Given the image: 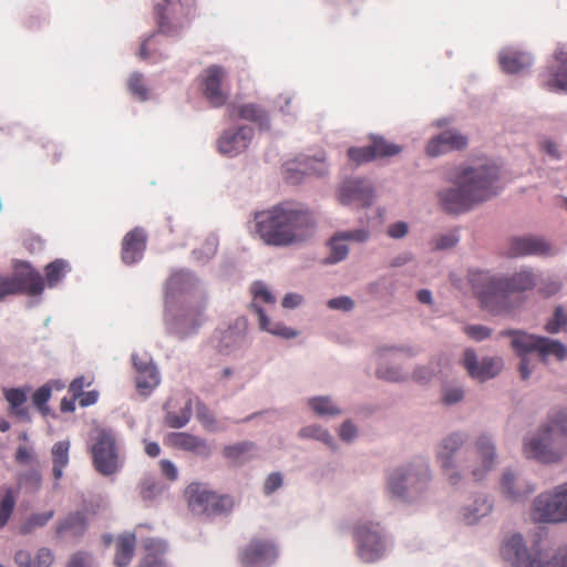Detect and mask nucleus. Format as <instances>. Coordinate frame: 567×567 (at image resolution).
<instances>
[{
  "instance_id": "obj_32",
  "label": "nucleus",
  "mask_w": 567,
  "mask_h": 567,
  "mask_svg": "<svg viewBox=\"0 0 567 567\" xmlns=\"http://www.w3.org/2000/svg\"><path fill=\"white\" fill-rule=\"evenodd\" d=\"M251 309L257 313L260 329L270 332L274 336H278L285 339H291L298 336V332L291 328L286 327L280 322H271L265 315L261 307L251 302Z\"/></svg>"
},
{
  "instance_id": "obj_40",
  "label": "nucleus",
  "mask_w": 567,
  "mask_h": 567,
  "mask_svg": "<svg viewBox=\"0 0 567 567\" xmlns=\"http://www.w3.org/2000/svg\"><path fill=\"white\" fill-rule=\"evenodd\" d=\"M68 268L69 265L63 259H55L48 264L44 268L47 286L50 288L55 287L64 277Z\"/></svg>"
},
{
  "instance_id": "obj_51",
  "label": "nucleus",
  "mask_w": 567,
  "mask_h": 567,
  "mask_svg": "<svg viewBox=\"0 0 567 567\" xmlns=\"http://www.w3.org/2000/svg\"><path fill=\"white\" fill-rule=\"evenodd\" d=\"M41 482L42 476L37 468H30L19 476V484L31 491H38L41 486Z\"/></svg>"
},
{
  "instance_id": "obj_58",
  "label": "nucleus",
  "mask_w": 567,
  "mask_h": 567,
  "mask_svg": "<svg viewBox=\"0 0 567 567\" xmlns=\"http://www.w3.org/2000/svg\"><path fill=\"white\" fill-rule=\"evenodd\" d=\"M196 415L197 419L202 422V424L209 431L214 430L215 419L209 409L203 404L198 403L196 406Z\"/></svg>"
},
{
  "instance_id": "obj_14",
  "label": "nucleus",
  "mask_w": 567,
  "mask_h": 567,
  "mask_svg": "<svg viewBox=\"0 0 567 567\" xmlns=\"http://www.w3.org/2000/svg\"><path fill=\"white\" fill-rule=\"evenodd\" d=\"M203 307L183 308L176 312L167 310L165 315V323L171 334L183 339L194 333L200 324V316Z\"/></svg>"
},
{
  "instance_id": "obj_57",
  "label": "nucleus",
  "mask_w": 567,
  "mask_h": 567,
  "mask_svg": "<svg viewBox=\"0 0 567 567\" xmlns=\"http://www.w3.org/2000/svg\"><path fill=\"white\" fill-rule=\"evenodd\" d=\"M188 275L179 271L176 274H173L166 284V298L168 299L171 295H173L175 291L182 289V285L186 281Z\"/></svg>"
},
{
  "instance_id": "obj_47",
  "label": "nucleus",
  "mask_w": 567,
  "mask_h": 567,
  "mask_svg": "<svg viewBox=\"0 0 567 567\" xmlns=\"http://www.w3.org/2000/svg\"><path fill=\"white\" fill-rule=\"evenodd\" d=\"M53 515L54 512L49 511L30 516L28 520L20 527V533L23 535L32 533L35 528L47 525Z\"/></svg>"
},
{
  "instance_id": "obj_3",
  "label": "nucleus",
  "mask_w": 567,
  "mask_h": 567,
  "mask_svg": "<svg viewBox=\"0 0 567 567\" xmlns=\"http://www.w3.org/2000/svg\"><path fill=\"white\" fill-rule=\"evenodd\" d=\"M468 281L482 306L495 315L512 311L523 301L520 293L536 286V277L529 269H522L509 277L471 270Z\"/></svg>"
},
{
  "instance_id": "obj_24",
  "label": "nucleus",
  "mask_w": 567,
  "mask_h": 567,
  "mask_svg": "<svg viewBox=\"0 0 567 567\" xmlns=\"http://www.w3.org/2000/svg\"><path fill=\"white\" fill-rule=\"evenodd\" d=\"M327 172V165L323 161L313 158H303L302 161L289 162L285 166V179L290 184H298L305 175H323Z\"/></svg>"
},
{
  "instance_id": "obj_15",
  "label": "nucleus",
  "mask_w": 567,
  "mask_h": 567,
  "mask_svg": "<svg viewBox=\"0 0 567 567\" xmlns=\"http://www.w3.org/2000/svg\"><path fill=\"white\" fill-rule=\"evenodd\" d=\"M277 548L268 539L252 538L239 553V560L244 567H266L277 558Z\"/></svg>"
},
{
  "instance_id": "obj_53",
  "label": "nucleus",
  "mask_w": 567,
  "mask_h": 567,
  "mask_svg": "<svg viewBox=\"0 0 567 567\" xmlns=\"http://www.w3.org/2000/svg\"><path fill=\"white\" fill-rule=\"evenodd\" d=\"M130 92L141 101L147 99V89L141 74H132L128 79Z\"/></svg>"
},
{
  "instance_id": "obj_2",
  "label": "nucleus",
  "mask_w": 567,
  "mask_h": 567,
  "mask_svg": "<svg viewBox=\"0 0 567 567\" xmlns=\"http://www.w3.org/2000/svg\"><path fill=\"white\" fill-rule=\"evenodd\" d=\"M450 182L454 186L439 193L440 204L446 213L461 214L499 192V167L493 163L461 166Z\"/></svg>"
},
{
  "instance_id": "obj_27",
  "label": "nucleus",
  "mask_w": 567,
  "mask_h": 567,
  "mask_svg": "<svg viewBox=\"0 0 567 567\" xmlns=\"http://www.w3.org/2000/svg\"><path fill=\"white\" fill-rule=\"evenodd\" d=\"M30 392V386L3 389L9 413L24 422H31L29 408L25 405Z\"/></svg>"
},
{
  "instance_id": "obj_49",
  "label": "nucleus",
  "mask_w": 567,
  "mask_h": 567,
  "mask_svg": "<svg viewBox=\"0 0 567 567\" xmlns=\"http://www.w3.org/2000/svg\"><path fill=\"white\" fill-rule=\"evenodd\" d=\"M299 435L305 439H316L326 443L327 445H332V436L328 433V431L321 429L317 425L305 426L300 430Z\"/></svg>"
},
{
  "instance_id": "obj_63",
  "label": "nucleus",
  "mask_w": 567,
  "mask_h": 567,
  "mask_svg": "<svg viewBox=\"0 0 567 567\" xmlns=\"http://www.w3.org/2000/svg\"><path fill=\"white\" fill-rule=\"evenodd\" d=\"M282 485V476L280 473L275 472L268 475L264 484V492L267 495L272 494Z\"/></svg>"
},
{
  "instance_id": "obj_11",
  "label": "nucleus",
  "mask_w": 567,
  "mask_h": 567,
  "mask_svg": "<svg viewBox=\"0 0 567 567\" xmlns=\"http://www.w3.org/2000/svg\"><path fill=\"white\" fill-rule=\"evenodd\" d=\"M186 495L192 511L200 514L210 515L225 512L233 505L230 497L219 496L199 483L188 485Z\"/></svg>"
},
{
  "instance_id": "obj_41",
  "label": "nucleus",
  "mask_w": 567,
  "mask_h": 567,
  "mask_svg": "<svg viewBox=\"0 0 567 567\" xmlns=\"http://www.w3.org/2000/svg\"><path fill=\"white\" fill-rule=\"evenodd\" d=\"M245 341V334L233 328L225 330L220 338L219 351L221 353H228L231 350L241 347Z\"/></svg>"
},
{
  "instance_id": "obj_50",
  "label": "nucleus",
  "mask_w": 567,
  "mask_h": 567,
  "mask_svg": "<svg viewBox=\"0 0 567 567\" xmlns=\"http://www.w3.org/2000/svg\"><path fill=\"white\" fill-rule=\"evenodd\" d=\"M348 156L350 161L354 162L358 165L369 163L375 159L371 145L363 147H350L348 150Z\"/></svg>"
},
{
  "instance_id": "obj_61",
  "label": "nucleus",
  "mask_w": 567,
  "mask_h": 567,
  "mask_svg": "<svg viewBox=\"0 0 567 567\" xmlns=\"http://www.w3.org/2000/svg\"><path fill=\"white\" fill-rule=\"evenodd\" d=\"M328 307L330 309L349 311L354 307V302L350 297L342 296L330 299L328 301Z\"/></svg>"
},
{
  "instance_id": "obj_48",
  "label": "nucleus",
  "mask_w": 567,
  "mask_h": 567,
  "mask_svg": "<svg viewBox=\"0 0 567 567\" xmlns=\"http://www.w3.org/2000/svg\"><path fill=\"white\" fill-rule=\"evenodd\" d=\"M343 241L344 240L339 236V234H336L330 239L329 245H330L331 254L327 258V262L336 264L347 257L349 250H348L347 245L343 244Z\"/></svg>"
},
{
  "instance_id": "obj_10",
  "label": "nucleus",
  "mask_w": 567,
  "mask_h": 567,
  "mask_svg": "<svg viewBox=\"0 0 567 567\" xmlns=\"http://www.w3.org/2000/svg\"><path fill=\"white\" fill-rule=\"evenodd\" d=\"M532 517L536 522L567 520V483L556 487L553 494H540L534 502Z\"/></svg>"
},
{
  "instance_id": "obj_18",
  "label": "nucleus",
  "mask_w": 567,
  "mask_h": 567,
  "mask_svg": "<svg viewBox=\"0 0 567 567\" xmlns=\"http://www.w3.org/2000/svg\"><path fill=\"white\" fill-rule=\"evenodd\" d=\"M463 365L473 379L480 381L494 378L502 370V361L499 359L484 358L478 362L477 357L472 349L465 350Z\"/></svg>"
},
{
  "instance_id": "obj_22",
  "label": "nucleus",
  "mask_w": 567,
  "mask_h": 567,
  "mask_svg": "<svg viewBox=\"0 0 567 567\" xmlns=\"http://www.w3.org/2000/svg\"><path fill=\"white\" fill-rule=\"evenodd\" d=\"M474 462L481 461L482 467H477L476 465H470L472 468L473 477L478 481L483 478L484 474L488 472L495 461V446L491 442L489 437L486 435H482L477 439L475 443V447L472 451H467Z\"/></svg>"
},
{
  "instance_id": "obj_20",
  "label": "nucleus",
  "mask_w": 567,
  "mask_h": 567,
  "mask_svg": "<svg viewBox=\"0 0 567 567\" xmlns=\"http://www.w3.org/2000/svg\"><path fill=\"white\" fill-rule=\"evenodd\" d=\"M147 235L141 227H135L122 239L121 259L125 265L138 262L146 249Z\"/></svg>"
},
{
  "instance_id": "obj_33",
  "label": "nucleus",
  "mask_w": 567,
  "mask_h": 567,
  "mask_svg": "<svg viewBox=\"0 0 567 567\" xmlns=\"http://www.w3.org/2000/svg\"><path fill=\"white\" fill-rule=\"evenodd\" d=\"M136 538L134 534H124L117 538L114 564L117 567L127 566L135 551Z\"/></svg>"
},
{
  "instance_id": "obj_34",
  "label": "nucleus",
  "mask_w": 567,
  "mask_h": 567,
  "mask_svg": "<svg viewBox=\"0 0 567 567\" xmlns=\"http://www.w3.org/2000/svg\"><path fill=\"white\" fill-rule=\"evenodd\" d=\"M136 373V386L142 393L150 392L159 383L156 367L152 362H144V365H138V372Z\"/></svg>"
},
{
  "instance_id": "obj_28",
  "label": "nucleus",
  "mask_w": 567,
  "mask_h": 567,
  "mask_svg": "<svg viewBox=\"0 0 567 567\" xmlns=\"http://www.w3.org/2000/svg\"><path fill=\"white\" fill-rule=\"evenodd\" d=\"M463 442L464 440L460 434H452L442 441L437 452V457L442 463V467L452 484H456L458 482V475L452 472L450 473L454 466L452 457L456 454Z\"/></svg>"
},
{
  "instance_id": "obj_56",
  "label": "nucleus",
  "mask_w": 567,
  "mask_h": 567,
  "mask_svg": "<svg viewBox=\"0 0 567 567\" xmlns=\"http://www.w3.org/2000/svg\"><path fill=\"white\" fill-rule=\"evenodd\" d=\"M251 292L254 296V301L256 305V300L260 299L265 303H275V297L271 292L266 288V286L261 282H255L251 287Z\"/></svg>"
},
{
  "instance_id": "obj_37",
  "label": "nucleus",
  "mask_w": 567,
  "mask_h": 567,
  "mask_svg": "<svg viewBox=\"0 0 567 567\" xmlns=\"http://www.w3.org/2000/svg\"><path fill=\"white\" fill-rule=\"evenodd\" d=\"M501 486L504 495L511 499H518L534 492V487L529 485L523 488L522 485L517 483V478L512 472H505L503 474Z\"/></svg>"
},
{
  "instance_id": "obj_7",
  "label": "nucleus",
  "mask_w": 567,
  "mask_h": 567,
  "mask_svg": "<svg viewBox=\"0 0 567 567\" xmlns=\"http://www.w3.org/2000/svg\"><path fill=\"white\" fill-rule=\"evenodd\" d=\"M92 462L101 475L111 476L117 473L123 461L114 433L105 429H96L92 436Z\"/></svg>"
},
{
  "instance_id": "obj_16",
  "label": "nucleus",
  "mask_w": 567,
  "mask_h": 567,
  "mask_svg": "<svg viewBox=\"0 0 567 567\" xmlns=\"http://www.w3.org/2000/svg\"><path fill=\"white\" fill-rule=\"evenodd\" d=\"M12 275L19 285L20 291L24 295L39 296L45 288L42 275L28 261L16 260Z\"/></svg>"
},
{
  "instance_id": "obj_43",
  "label": "nucleus",
  "mask_w": 567,
  "mask_h": 567,
  "mask_svg": "<svg viewBox=\"0 0 567 567\" xmlns=\"http://www.w3.org/2000/svg\"><path fill=\"white\" fill-rule=\"evenodd\" d=\"M371 148L373 150L374 158L391 157L398 155L402 151L401 146L391 143L383 137H373Z\"/></svg>"
},
{
  "instance_id": "obj_30",
  "label": "nucleus",
  "mask_w": 567,
  "mask_h": 567,
  "mask_svg": "<svg viewBox=\"0 0 567 567\" xmlns=\"http://www.w3.org/2000/svg\"><path fill=\"white\" fill-rule=\"evenodd\" d=\"M529 54L515 50H506L499 54V64L506 73H518L532 65Z\"/></svg>"
},
{
  "instance_id": "obj_21",
  "label": "nucleus",
  "mask_w": 567,
  "mask_h": 567,
  "mask_svg": "<svg viewBox=\"0 0 567 567\" xmlns=\"http://www.w3.org/2000/svg\"><path fill=\"white\" fill-rule=\"evenodd\" d=\"M252 135L254 131L248 126H241L236 131H226L218 140V151L228 156H236L248 147Z\"/></svg>"
},
{
  "instance_id": "obj_55",
  "label": "nucleus",
  "mask_w": 567,
  "mask_h": 567,
  "mask_svg": "<svg viewBox=\"0 0 567 567\" xmlns=\"http://www.w3.org/2000/svg\"><path fill=\"white\" fill-rule=\"evenodd\" d=\"M190 420V408L189 404L182 411L181 414L168 413L166 416V423L169 427L181 429L185 426Z\"/></svg>"
},
{
  "instance_id": "obj_9",
  "label": "nucleus",
  "mask_w": 567,
  "mask_h": 567,
  "mask_svg": "<svg viewBox=\"0 0 567 567\" xmlns=\"http://www.w3.org/2000/svg\"><path fill=\"white\" fill-rule=\"evenodd\" d=\"M194 12V0H156L154 4L156 22L163 33H171L174 28L182 27Z\"/></svg>"
},
{
  "instance_id": "obj_64",
  "label": "nucleus",
  "mask_w": 567,
  "mask_h": 567,
  "mask_svg": "<svg viewBox=\"0 0 567 567\" xmlns=\"http://www.w3.org/2000/svg\"><path fill=\"white\" fill-rule=\"evenodd\" d=\"M464 330L470 338L476 341L486 339L491 333L489 329L484 326H467Z\"/></svg>"
},
{
  "instance_id": "obj_12",
  "label": "nucleus",
  "mask_w": 567,
  "mask_h": 567,
  "mask_svg": "<svg viewBox=\"0 0 567 567\" xmlns=\"http://www.w3.org/2000/svg\"><path fill=\"white\" fill-rule=\"evenodd\" d=\"M358 543V555L367 563L374 561L384 551V544L378 524L364 523L358 525L354 532Z\"/></svg>"
},
{
  "instance_id": "obj_4",
  "label": "nucleus",
  "mask_w": 567,
  "mask_h": 567,
  "mask_svg": "<svg viewBox=\"0 0 567 567\" xmlns=\"http://www.w3.org/2000/svg\"><path fill=\"white\" fill-rule=\"evenodd\" d=\"M524 453L542 463H555L567 454V409L554 411L536 435L525 442Z\"/></svg>"
},
{
  "instance_id": "obj_54",
  "label": "nucleus",
  "mask_w": 567,
  "mask_h": 567,
  "mask_svg": "<svg viewBox=\"0 0 567 567\" xmlns=\"http://www.w3.org/2000/svg\"><path fill=\"white\" fill-rule=\"evenodd\" d=\"M51 398V388L43 385L39 388L32 395L33 405L42 413L45 414L48 411L47 403Z\"/></svg>"
},
{
  "instance_id": "obj_39",
  "label": "nucleus",
  "mask_w": 567,
  "mask_h": 567,
  "mask_svg": "<svg viewBox=\"0 0 567 567\" xmlns=\"http://www.w3.org/2000/svg\"><path fill=\"white\" fill-rule=\"evenodd\" d=\"M235 112H236V107L228 109V113L231 118H234L236 116ZM237 116L243 120L256 122L259 124H262L264 122L267 121V115L264 112V110L252 103L244 104V105L237 107Z\"/></svg>"
},
{
  "instance_id": "obj_36",
  "label": "nucleus",
  "mask_w": 567,
  "mask_h": 567,
  "mask_svg": "<svg viewBox=\"0 0 567 567\" xmlns=\"http://www.w3.org/2000/svg\"><path fill=\"white\" fill-rule=\"evenodd\" d=\"M87 526L86 518L82 513H72L68 515L64 520L59 523L56 526V533L59 535L70 534L72 536H81Z\"/></svg>"
},
{
  "instance_id": "obj_1",
  "label": "nucleus",
  "mask_w": 567,
  "mask_h": 567,
  "mask_svg": "<svg viewBox=\"0 0 567 567\" xmlns=\"http://www.w3.org/2000/svg\"><path fill=\"white\" fill-rule=\"evenodd\" d=\"M316 218L302 205L284 202L255 214V231L268 246L288 247L311 238Z\"/></svg>"
},
{
  "instance_id": "obj_26",
  "label": "nucleus",
  "mask_w": 567,
  "mask_h": 567,
  "mask_svg": "<svg viewBox=\"0 0 567 567\" xmlns=\"http://www.w3.org/2000/svg\"><path fill=\"white\" fill-rule=\"evenodd\" d=\"M555 65L549 68L551 79L545 83L549 91L567 92V44H559L554 53Z\"/></svg>"
},
{
  "instance_id": "obj_23",
  "label": "nucleus",
  "mask_w": 567,
  "mask_h": 567,
  "mask_svg": "<svg viewBox=\"0 0 567 567\" xmlns=\"http://www.w3.org/2000/svg\"><path fill=\"white\" fill-rule=\"evenodd\" d=\"M467 137L456 131H444L437 136L431 138L426 145V154L435 157L450 151H458L465 148Z\"/></svg>"
},
{
  "instance_id": "obj_62",
  "label": "nucleus",
  "mask_w": 567,
  "mask_h": 567,
  "mask_svg": "<svg viewBox=\"0 0 567 567\" xmlns=\"http://www.w3.org/2000/svg\"><path fill=\"white\" fill-rule=\"evenodd\" d=\"M377 375L385 381L398 382L403 380V374L398 368H379Z\"/></svg>"
},
{
  "instance_id": "obj_19",
  "label": "nucleus",
  "mask_w": 567,
  "mask_h": 567,
  "mask_svg": "<svg viewBox=\"0 0 567 567\" xmlns=\"http://www.w3.org/2000/svg\"><path fill=\"white\" fill-rule=\"evenodd\" d=\"M508 256H548L551 254V246L543 238L535 236L513 237L508 244Z\"/></svg>"
},
{
  "instance_id": "obj_45",
  "label": "nucleus",
  "mask_w": 567,
  "mask_h": 567,
  "mask_svg": "<svg viewBox=\"0 0 567 567\" xmlns=\"http://www.w3.org/2000/svg\"><path fill=\"white\" fill-rule=\"evenodd\" d=\"M544 329L550 334H556L563 329L567 330V313L563 306L555 308L553 318L546 322Z\"/></svg>"
},
{
  "instance_id": "obj_31",
  "label": "nucleus",
  "mask_w": 567,
  "mask_h": 567,
  "mask_svg": "<svg viewBox=\"0 0 567 567\" xmlns=\"http://www.w3.org/2000/svg\"><path fill=\"white\" fill-rule=\"evenodd\" d=\"M14 561L19 567H50L54 561V556L49 548H40L34 558L27 550H18Z\"/></svg>"
},
{
  "instance_id": "obj_38",
  "label": "nucleus",
  "mask_w": 567,
  "mask_h": 567,
  "mask_svg": "<svg viewBox=\"0 0 567 567\" xmlns=\"http://www.w3.org/2000/svg\"><path fill=\"white\" fill-rule=\"evenodd\" d=\"M255 450V444L251 442H240L233 445H227L223 449V455L235 464H240L248 461L251 452Z\"/></svg>"
},
{
  "instance_id": "obj_59",
  "label": "nucleus",
  "mask_w": 567,
  "mask_h": 567,
  "mask_svg": "<svg viewBox=\"0 0 567 567\" xmlns=\"http://www.w3.org/2000/svg\"><path fill=\"white\" fill-rule=\"evenodd\" d=\"M16 462L20 465H29L37 461L35 454L32 449L20 445L16 451Z\"/></svg>"
},
{
  "instance_id": "obj_44",
  "label": "nucleus",
  "mask_w": 567,
  "mask_h": 567,
  "mask_svg": "<svg viewBox=\"0 0 567 567\" xmlns=\"http://www.w3.org/2000/svg\"><path fill=\"white\" fill-rule=\"evenodd\" d=\"M17 502V495L12 488H8L0 501V528H2L11 517Z\"/></svg>"
},
{
  "instance_id": "obj_52",
  "label": "nucleus",
  "mask_w": 567,
  "mask_h": 567,
  "mask_svg": "<svg viewBox=\"0 0 567 567\" xmlns=\"http://www.w3.org/2000/svg\"><path fill=\"white\" fill-rule=\"evenodd\" d=\"M22 293L19 289V285L13 275L2 276L0 275V301L8 296Z\"/></svg>"
},
{
  "instance_id": "obj_42",
  "label": "nucleus",
  "mask_w": 567,
  "mask_h": 567,
  "mask_svg": "<svg viewBox=\"0 0 567 567\" xmlns=\"http://www.w3.org/2000/svg\"><path fill=\"white\" fill-rule=\"evenodd\" d=\"M492 511V504L487 498H478L475 501L473 508H465L463 517L467 525L475 524L481 517L486 516Z\"/></svg>"
},
{
  "instance_id": "obj_5",
  "label": "nucleus",
  "mask_w": 567,
  "mask_h": 567,
  "mask_svg": "<svg viewBox=\"0 0 567 567\" xmlns=\"http://www.w3.org/2000/svg\"><path fill=\"white\" fill-rule=\"evenodd\" d=\"M504 334L512 338V347L520 357L519 372L523 380H527L532 373L529 360L526 357L530 352H537L543 361L554 357L558 361L567 357V348L558 340L529 334L523 331H507Z\"/></svg>"
},
{
  "instance_id": "obj_17",
  "label": "nucleus",
  "mask_w": 567,
  "mask_h": 567,
  "mask_svg": "<svg viewBox=\"0 0 567 567\" xmlns=\"http://www.w3.org/2000/svg\"><path fill=\"white\" fill-rule=\"evenodd\" d=\"M372 186L364 179H349L343 183L339 190V202L343 205L354 204L367 207L372 203Z\"/></svg>"
},
{
  "instance_id": "obj_13",
  "label": "nucleus",
  "mask_w": 567,
  "mask_h": 567,
  "mask_svg": "<svg viewBox=\"0 0 567 567\" xmlns=\"http://www.w3.org/2000/svg\"><path fill=\"white\" fill-rule=\"evenodd\" d=\"M226 75L225 69L219 65H210L202 74L200 90L213 107H220L228 100V93L224 90Z\"/></svg>"
},
{
  "instance_id": "obj_46",
  "label": "nucleus",
  "mask_w": 567,
  "mask_h": 567,
  "mask_svg": "<svg viewBox=\"0 0 567 567\" xmlns=\"http://www.w3.org/2000/svg\"><path fill=\"white\" fill-rule=\"evenodd\" d=\"M309 405L319 415H337L340 413L338 406L327 396L313 398L309 401Z\"/></svg>"
},
{
  "instance_id": "obj_8",
  "label": "nucleus",
  "mask_w": 567,
  "mask_h": 567,
  "mask_svg": "<svg viewBox=\"0 0 567 567\" xmlns=\"http://www.w3.org/2000/svg\"><path fill=\"white\" fill-rule=\"evenodd\" d=\"M430 478L429 468L420 462L409 468L395 470L388 480V489L393 497L412 498L424 489Z\"/></svg>"
},
{
  "instance_id": "obj_6",
  "label": "nucleus",
  "mask_w": 567,
  "mask_h": 567,
  "mask_svg": "<svg viewBox=\"0 0 567 567\" xmlns=\"http://www.w3.org/2000/svg\"><path fill=\"white\" fill-rule=\"evenodd\" d=\"M502 556L514 567H567V549L559 550L551 560L544 561L538 546L528 550L519 534L512 535L505 540Z\"/></svg>"
},
{
  "instance_id": "obj_29",
  "label": "nucleus",
  "mask_w": 567,
  "mask_h": 567,
  "mask_svg": "<svg viewBox=\"0 0 567 567\" xmlns=\"http://www.w3.org/2000/svg\"><path fill=\"white\" fill-rule=\"evenodd\" d=\"M145 556L137 567H167L164 555L167 551V544L161 539H147L144 543Z\"/></svg>"
},
{
  "instance_id": "obj_35",
  "label": "nucleus",
  "mask_w": 567,
  "mask_h": 567,
  "mask_svg": "<svg viewBox=\"0 0 567 567\" xmlns=\"http://www.w3.org/2000/svg\"><path fill=\"white\" fill-rule=\"evenodd\" d=\"M69 450L70 442L69 441H59L56 442L51 450L52 454V463H53V477L55 481H59L63 475V470L69 464Z\"/></svg>"
},
{
  "instance_id": "obj_25",
  "label": "nucleus",
  "mask_w": 567,
  "mask_h": 567,
  "mask_svg": "<svg viewBox=\"0 0 567 567\" xmlns=\"http://www.w3.org/2000/svg\"><path fill=\"white\" fill-rule=\"evenodd\" d=\"M167 443L174 449L192 452L202 457H207L212 453L206 440L186 432L171 433Z\"/></svg>"
},
{
  "instance_id": "obj_60",
  "label": "nucleus",
  "mask_w": 567,
  "mask_h": 567,
  "mask_svg": "<svg viewBox=\"0 0 567 567\" xmlns=\"http://www.w3.org/2000/svg\"><path fill=\"white\" fill-rule=\"evenodd\" d=\"M157 484L152 478H146L142 481L140 485V495L143 501H151L153 499L157 494Z\"/></svg>"
}]
</instances>
